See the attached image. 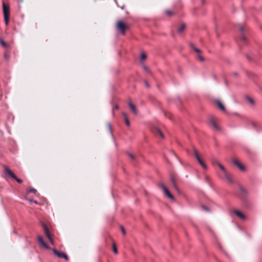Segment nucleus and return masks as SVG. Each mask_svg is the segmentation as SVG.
<instances>
[{"label":"nucleus","mask_w":262,"mask_h":262,"mask_svg":"<svg viewBox=\"0 0 262 262\" xmlns=\"http://www.w3.org/2000/svg\"><path fill=\"white\" fill-rule=\"evenodd\" d=\"M128 156H129L130 158H131L133 160H135V156L133 154H129Z\"/></svg>","instance_id":"nucleus-24"},{"label":"nucleus","mask_w":262,"mask_h":262,"mask_svg":"<svg viewBox=\"0 0 262 262\" xmlns=\"http://www.w3.org/2000/svg\"><path fill=\"white\" fill-rule=\"evenodd\" d=\"M38 241L40 244V245L44 248L46 249H49V247L47 245V244L44 242L42 237L38 236Z\"/></svg>","instance_id":"nucleus-10"},{"label":"nucleus","mask_w":262,"mask_h":262,"mask_svg":"<svg viewBox=\"0 0 262 262\" xmlns=\"http://www.w3.org/2000/svg\"><path fill=\"white\" fill-rule=\"evenodd\" d=\"M157 133H158V135H159L162 138H164V136H163L162 133L159 129H157Z\"/></svg>","instance_id":"nucleus-20"},{"label":"nucleus","mask_w":262,"mask_h":262,"mask_svg":"<svg viewBox=\"0 0 262 262\" xmlns=\"http://www.w3.org/2000/svg\"><path fill=\"white\" fill-rule=\"evenodd\" d=\"M195 158H196L197 161L200 163V164L202 166V167L204 169H206L207 168V166L205 164V163H204V162L200 157V156H199L197 152H195Z\"/></svg>","instance_id":"nucleus-7"},{"label":"nucleus","mask_w":262,"mask_h":262,"mask_svg":"<svg viewBox=\"0 0 262 262\" xmlns=\"http://www.w3.org/2000/svg\"><path fill=\"white\" fill-rule=\"evenodd\" d=\"M160 187L162 189L163 192L164 193L165 195L171 201H174V198L172 195V194L170 193L169 190L168 189V188L164 185V184H161Z\"/></svg>","instance_id":"nucleus-4"},{"label":"nucleus","mask_w":262,"mask_h":262,"mask_svg":"<svg viewBox=\"0 0 262 262\" xmlns=\"http://www.w3.org/2000/svg\"><path fill=\"white\" fill-rule=\"evenodd\" d=\"M234 213L240 219L245 220L246 219V215L241 211L239 210H234Z\"/></svg>","instance_id":"nucleus-8"},{"label":"nucleus","mask_w":262,"mask_h":262,"mask_svg":"<svg viewBox=\"0 0 262 262\" xmlns=\"http://www.w3.org/2000/svg\"><path fill=\"white\" fill-rule=\"evenodd\" d=\"M216 164L218 166L221 170L220 176L223 179H229L228 173L226 171L225 167L219 162H216Z\"/></svg>","instance_id":"nucleus-2"},{"label":"nucleus","mask_w":262,"mask_h":262,"mask_svg":"<svg viewBox=\"0 0 262 262\" xmlns=\"http://www.w3.org/2000/svg\"><path fill=\"white\" fill-rule=\"evenodd\" d=\"M129 107L131 109V110L133 111V112L135 114H137V110H136L135 105L132 103H129Z\"/></svg>","instance_id":"nucleus-14"},{"label":"nucleus","mask_w":262,"mask_h":262,"mask_svg":"<svg viewBox=\"0 0 262 262\" xmlns=\"http://www.w3.org/2000/svg\"><path fill=\"white\" fill-rule=\"evenodd\" d=\"M113 252L115 254H117L118 253V250H117V246H116V244L115 243L113 244Z\"/></svg>","instance_id":"nucleus-18"},{"label":"nucleus","mask_w":262,"mask_h":262,"mask_svg":"<svg viewBox=\"0 0 262 262\" xmlns=\"http://www.w3.org/2000/svg\"><path fill=\"white\" fill-rule=\"evenodd\" d=\"M13 179H15L19 183H22L21 180L17 178L16 176Z\"/></svg>","instance_id":"nucleus-22"},{"label":"nucleus","mask_w":262,"mask_h":262,"mask_svg":"<svg viewBox=\"0 0 262 262\" xmlns=\"http://www.w3.org/2000/svg\"><path fill=\"white\" fill-rule=\"evenodd\" d=\"M30 202H31V203H34L36 204H37V202L36 201H34V200H30V199H28V200Z\"/></svg>","instance_id":"nucleus-25"},{"label":"nucleus","mask_w":262,"mask_h":262,"mask_svg":"<svg viewBox=\"0 0 262 262\" xmlns=\"http://www.w3.org/2000/svg\"><path fill=\"white\" fill-rule=\"evenodd\" d=\"M247 101L251 105H253L254 104V101L252 98H248Z\"/></svg>","instance_id":"nucleus-19"},{"label":"nucleus","mask_w":262,"mask_h":262,"mask_svg":"<svg viewBox=\"0 0 262 262\" xmlns=\"http://www.w3.org/2000/svg\"><path fill=\"white\" fill-rule=\"evenodd\" d=\"M235 165L242 171H245L246 170L245 166L242 163L239 162H235Z\"/></svg>","instance_id":"nucleus-11"},{"label":"nucleus","mask_w":262,"mask_h":262,"mask_svg":"<svg viewBox=\"0 0 262 262\" xmlns=\"http://www.w3.org/2000/svg\"><path fill=\"white\" fill-rule=\"evenodd\" d=\"M195 51L196 52H198V53H200V50H199V49H195Z\"/></svg>","instance_id":"nucleus-27"},{"label":"nucleus","mask_w":262,"mask_h":262,"mask_svg":"<svg viewBox=\"0 0 262 262\" xmlns=\"http://www.w3.org/2000/svg\"><path fill=\"white\" fill-rule=\"evenodd\" d=\"M121 231H122L123 234L125 235L126 234V232H125L124 228L123 227H121Z\"/></svg>","instance_id":"nucleus-23"},{"label":"nucleus","mask_w":262,"mask_h":262,"mask_svg":"<svg viewBox=\"0 0 262 262\" xmlns=\"http://www.w3.org/2000/svg\"><path fill=\"white\" fill-rule=\"evenodd\" d=\"M210 124L211 127H212L213 128L219 130L220 128L219 126L217 125V124L214 122L213 120H210Z\"/></svg>","instance_id":"nucleus-13"},{"label":"nucleus","mask_w":262,"mask_h":262,"mask_svg":"<svg viewBox=\"0 0 262 262\" xmlns=\"http://www.w3.org/2000/svg\"><path fill=\"white\" fill-rule=\"evenodd\" d=\"M116 27L118 30L123 34H124L125 30L128 28L127 25L121 20L117 21L116 24Z\"/></svg>","instance_id":"nucleus-3"},{"label":"nucleus","mask_w":262,"mask_h":262,"mask_svg":"<svg viewBox=\"0 0 262 262\" xmlns=\"http://www.w3.org/2000/svg\"><path fill=\"white\" fill-rule=\"evenodd\" d=\"M5 172L9 175L10 177H11L12 178H15V175L14 173L12 172V171L8 167H5Z\"/></svg>","instance_id":"nucleus-9"},{"label":"nucleus","mask_w":262,"mask_h":262,"mask_svg":"<svg viewBox=\"0 0 262 262\" xmlns=\"http://www.w3.org/2000/svg\"><path fill=\"white\" fill-rule=\"evenodd\" d=\"M0 42L1 43V45L4 47H7V45L4 42V41L2 39H1L0 40Z\"/></svg>","instance_id":"nucleus-21"},{"label":"nucleus","mask_w":262,"mask_h":262,"mask_svg":"<svg viewBox=\"0 0 262 262\" xmlns=\"http://www.w3.org/2000/svg\"><path fill=\"white\" fill-rule=\"evenodd\" d=\"M54 254L59 258H63L66 261L69 260L68 256L63 252H59L55 249H53Z\"/></svg>","instance_id":"nucleus-6"},{"label":"nucleus","mask_w":262,"mask_h":262,"mask_svg":"<svg viewBox=\"0 0 262 262\" xmlns=\"http://www.w3.org/2000/svg\"><path fill=\"white\" fill-rule=\"evenodd\" d=\"M147 58V55L144 52H141L140 53V62L143 63Z\"/></svg>","instance_id":"nucleus-12"},{"label":"nucleus","mask_w":262,"mask_h":262,"mask_svg":"<svg viewBox=\"0 0 262 262\" xmlns=\"http://www.w3.org/2000/svg\"><path fill=\"white\" fill-rule=\"evenodd\" d=\"M3 12L5 24L8 25L9 23L10 15V7L8 4L3 3Z\"/></svg>","instance_id":"nucleus-1"},{"label":"nucleus","mask_w":262,"mask_h":262,"mask_svg":"<svg viewBox=\"0 0 262 262\" xmlns=\"http://www.w3.org/2000/svg\"><path fill=\"white\" fill-rule=\"evenodd\" d=\"M123 116L124 117L125 123H126V125L128 126H129L130 125V123H129V120H128V119L127 116L126 115V114H124Z\"/></svg>","instance_id":"nucleus-17"},{"label":"nucleus","mask_w":262,"mask_h":262,"mask_svg":"<svg viewBox=\"0 0 262 262\" xmlns=\"http://www.w3.org/2000/svg\"><path fill=\"white\" fill-rule=\"evenodd\" d=\"M43 228L44 229L45 233L47 237H48L49 241H50V243L52 245H54L53 236L50 234L49 230L47 226L46 225L43 224Z\"/></svg>","instance_id":"nucleus-5"},{"label":"nucleus","mask_w":262,"mask_h":262,"mask_svg":"<svg viewBox=\"0 0 262 262\" xmlns=\"http://www.w3.org/2000/svg\"><path fill=\"white\" fill-rule=\"evenodd\" d=\"M185 25H184V24H181L179 27V28H178V31L179 33H182L183 32V31L185 30Z\"/></svg>","instance_id":"nucleus-16"},{"label":"nucleus","mask_w":262,"mask_h":262,"mask_svg":"<svg viewBox=\"0 0 262 262\" xmlns=\"http://www.w3.org/2000/svg\"><path fill=\"white\" fill-rule=\"evenodd\" d=\"M198 57L201 61H204V58L201 55H199Z\"/></svg>","instance_id":"nucleus-26"},{"label":"nucleus","mask_w":262,"mask_h":262,"mask_svg":"<svg viewBox=\"0 0 262 262\" xmlns=\"http://www.w3.org/2000/svg\"><path fill=\"white\" fill-rule=\"evenodd\" d=\"M216 103L220 108L223 111L225 112L226 109L223 103L220 101H217Z\"/></svg>","instance_id":"nucleus-15"}]
</instances>
